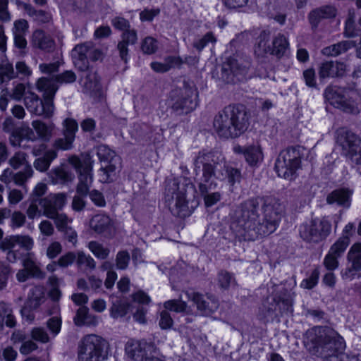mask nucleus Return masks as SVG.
<instances>
[{"mask_svg":"<svg viewBox=\"0 0 361 361\" xmlns=\"http://www.w3.org/2000/svg\"><path fill=\"white\" fill-rule=\"evenodd\" d=\"M284 211L283 204L275 197L250 198L240 204L231 228L240 240L254 241L274 233Z\"/></svg>","mask_w":361,"mask_h":361,"instance_id":"obj_1","label":"nucleus"},{"mask_svg":"<svg viewBox=\"0 0 361 361\" xmlns=\"http://www.w3.org/2000/svg\"><path fill=\"white\" fill-rule=\"evenodd\" d=\"M192 171H196L200 178V189L206 192L209 189H216V179L228 178L233 185L240 182V171L228 166L221 152L207 149L199 151L192 159Z\"/></svg>","mask_w":361,"mask_h":361,"instance_id":"obj_2","label":"nucleus"},{"mask_svg":"<svg viewBox=\"0 0 361 361\" xmlns=\"http://www.w3.org/2000/svg\"><path fill=\"white\" fill-rule=\"evenodd\" d=\"M304 344L311 355L322 361H359L356 355L344 353V338L329 326H314L307 330Z\"/></svg>","mask_w":361,"mask_h":361,"instance_id":"obj_3","label":"nucleus"},{"mask_svg":"<svg viewBox=\"0 0 361 361\" xmlns=\"http://www.w3.org/2000/svg\"><path fill=\"white\" fill-rule=\"evenodd\" d=\"M250 119V115L244 105L230 104L215 116L213 126L220 137L233 139L238 137L247 130Z\"/></svg>","mask_w":361,"mask_h":361,"instance_id":"obj_4","label":"nucleus"},{"mask_svg":"<svg viewBox=\"0 0 361 361\" xmlns=\"http://www.w3.org/2000/svg\"><path fill=\"white\" fill-rule=\"evenodd\" d=\"M194 185L187 178H173L166 183L165 188V202L171 214L178 217L185 218L191 214L187 197L194 195Z\"/></svg>","mask_w":361,"mask_h":361,"instance_id":"obj_5","label":"nucleus"},{"mask_svg":"<svg viewBox=\"0 0 361 361\" xmlns=\"http://www.w3.org/2000/svg\"><path fill=\"white\" fill-rule=\"evenodd\" d=\"M37 87L44 92L42 100L37 94L27 92L24 97V104L31 114L44 118H51L54 111V98L58 86L47 78H41L37 82Z\"/></svg>","mask_w":361,"mask_h":361,"instance_id":"obj_6","label":"nucleus"},{"mask_svg":"<svg viewBox=\"0 0 361 361\" xmlns=\"http://www.w3.org/2000/svg\"><path fill=\"white\" fill-rule=\"evenodd\" d=\"M69 164L76 170L78 174L79 182L77 185L76 192L78 196H75L72 202L73 210L80 212L85 207V202L83 200L84 197H87L90 188L93 181L92 175V161L90 157H86L80 160L78 157L73 156L68 159Z\"/></svg>","mask_w":361,"mask_h":361,"instance_id":"obj_7","label":"nucleus"},{"mask_svg":"<svg viewBox=\"0 0 361 361\" xmlns=\"http://www.w3.org/2000/svg\"><path fill=\"white\" fill-rule=\"evenodd\" d=\"M303 149L300 146H293L282 150L275 163V170L279 176L292 179L300 167Z\"/></svg>","mask_w":361,"mask_h":361,"instance_id":"obj_8","label":"nucleus"},{"mask_svg":"<svg viewBox=\"0 0 361 361\" xmlns=\"http://www.w3.org/2000/svg\"><path fill=\"white\" fill-rule=\"evenodd\" d=\"M197 97L195 87L185 82L183 87L170 92L169 105L176 114H187L197 106Z\"/></svg>","mask_w":361,"mask_h":361,"instance_id":"obj_9","label":"nucleus"},{"mask_svg":"<svg viewBox=\"0 0 361 361\" xmlns=\"http://www.w3.org/2000/svg\"><path fill=\"white\" fill-rule=\"evenodd\" d=\"M336 143L341 147L342 154L352 164H361V138L353 131L341 128L336 131Z\"/></svg>","mask_w":361,"mask_h":361,"instance_id":"obj_10","label":"nucleus"},{"mask_svg":"<svg viewBox=\"0 0 361 361\" xmlns=\"http://www.w3.org/2000/svg\"><path fill=\"white\" fill-rule=\"evenodd\" d=\"M94 149L99 161L104 164L99 169V180L102 183L113 182L116 178V172L120 164V158L107 145H99Z\"/></svg>","mask_w":361,"mask_h":361,"instance_id":"obj_11","label":"nucleus"},{"mask_svg":"<svg viewBox=\"0 0 361 361\" xmlns=\"http://www.w3.org/2000/svg\"><path fill=\"white\" fill-rule=\"evenodd\" d=\"M112 26L122 32L121 41L117 44V50L121 60L126 63L128 61V46L137 43L138 37L136 30L131 28L130 22L121 16H116L111 20Z\"/></svg>","mask_w":361,"mask_h":361,"instance_id":"obj_12","label":"nucleus"},{"mask_svg":"<svg viewBox=\"0 0 361 361\" xmlns=\"http://www.w3.org/2000/svg\"><path fill=\"white\" fill-rule=\"evenodd\" d=\"M105 341L96 335L85 336L78 345L79 361H104L107 357Z\"/></svg>","mask_w":361,"mask_h":361,"instance_id":"obj_13","label":"nucleus"},{"mask_svg":"<svg viewBox=\"0 0 361 361\" xmlns=\"http://www.w3.org/2000/svg\"><path fill=\"white\" fill-rule=\"evenodd\" d=\"M331 224L326 217L316 218L310 223L300 226L299 233L303 240L317 244L324 240L331 233Z\"/></svg>","mask_w":361,"mask_h":361,"instance_id":"obj_14","label":"nucleus"},{"mask_svg":"<svg viewBox=\"0 0 361 361\" xmlns=\"http://www.w3.org/2000/svg\"><path fill=\"white\" fill-rule=\"evenodd\" d=\"M251 62L249 58L233 56L227 59L221 67V78L226 83H235L246 79Z\"/></svg>","mask_w":361,"mask_h":361,"instance_id":"obj_15","label":"nucleus"},{"mask_svg":"<svg viewBox=\"0 0 361 361\" xmlns=\"http://www.w3.org/2000/svg\"><path fill=\"white\" fill-rule=\"evenodd\" d=\"M325 99L334 107L344 112L356 114L357 108L355 102L349 97V91L336 86H328L324 92Z\"/></svg>","mask_w":361,"mask_h":361,"instance_id":"obj_16","label":"nucleus"},{"mask_svg":"<svg viewBox=\"0 0 361 361\" xmlns=\"http://www.w3.org/2000/svg\"><path fill=\"white\" fill-rule=\"evenodd\" d=\"M72 57L75 68L80 71H87L89 59L95 61L102 57V52L95 48L91 42L76 45L72 50Z\"/></svg>","mask_w":361,"mask_h":361,"instance_id":"obj_17","label":"nucleus"},{"mask_svg":"<svg viewBox=\"0 0 361 361\" xmlns=\"http://www.w3.org/2000/svg\"><path fill=\"white\" fill-rule=\"evenodd\" d=\"M78 125L75 120L66 118L63 122V137L55 140L53 146L57 149L68 150L73 147Z\"/></svg>","mask_w":361,"mask_h":361,"instance_id":"obj_18","label":"nucleus"},{"mask_svg":"<svg viewBox=\"0 0 361 361\" xmlns=\"http://www.w3.org/2000/svg\"><path fill=\"white\" fill-rule=\"evenodd\" d=\"M66 202V195L64 193L51 194L40 200V207L42 214L50 219L62 209Z\"/></svg>","mask_w":361,"mask_h":361,"instance_id":"obj_19","label":"nucleus"},{"mask_svg":"<svg viewBox=\"0 0 361 361\" xmlns=\"http://www.w3.org/2000/svg\"><path fill=\"white\" fill-rule=\"evenodd\" d=\"M185 295L196 305L197 310L202 315L209 316L218 308V303L214 299L200 293L186 291Z\"/></svg>","mask_w":361,"mask_h":361,"instance_id":"obj_20","label":"nucleus"},{"mask_svg":"<svg viewBox=\"0 0 361 361\" xmlns=\"http://www.w3.org/2000/svg\"><path fill=\"white\" fill-rule=\"evenodd\" d=\"M153 345L145 341L129 340L126 345V353L129 357L135 361H145L148 357V352Z\"/></svg>","mask_w":361,"mask_h":361,"instance_id":"obj_21","label":"nucleus"},{"mask_svg":"<svg viewBox=\"0 0 361 361\" xmlns=\"http://www.w3.org/2000/svg\"><path fill=\"white\" fill-rule=\"evenodd\" d=\"M353 189L350 187H341L334 190L326 197V202L329 204H336L341 207L348 208L351 204Z\"/></svg>","mask_w":361,"mask_h":361,"instance_id":"obj_22","label":"nucleus"},{"mask_svg":"<svg viewBox=\"0 0 361 361\" xmlns=\"http://www.w3.org/2000/svg\"><path fill=\"white\" fill-rule=\"evenodd\" d=\"M336 8L331 5L317 8L308 14V20L312 30H316L323 19L332 18L336 16Z\"/></svg>","mask_w":361,"mask_h":361,"instance_id":"obj_23","label":"nucleus"},{"mask_svg":"<svg viewBox=\"0 0 361 361\" xmlns=\"http://www.w3.org/2000/svg\"><path fill=\"white\" fill-rule=\"evenodd\" d=\"M35 141L37 137L32 128L29 127H18L16 130L10 133L9 142L13 147H20L23 149L27 147V145H23V140Z\"/></svg>","mask_w":361,"mask_h":361,"instance_id":"obj_24","label":"nucleus"},{"mask_svg":"<svg viewBox=\"0 0 361 361\" xmlns=\"http://www.w3.org/2000/svg\"><path fill=\"white\" fill-rule=\"evenodd\" d=\"M33 243L32 238L29 235H11L9 238H4L1 242L0 249H15L16 245H19L28 251L32 248Z\"/></svg>","mask_w":361,"mask_h":361,"instance_id":"obj_25","label":"nucleus"},{"mask_svg":"<svg viewBox=\"0 0 361 361\" xmlns=\"http://www.w3.org/2000/svg\"><path fill=\"white\" fill-rule=\"evenodd\" d=\"M345 65L338 61H325L319 67V76L320 79L339 77L344 74Z\"/></svg>","mask_w":361,"mask_h":361,"instance_id":"obj_26","label":"nucleus"},{"mask_svg":"<svg viewBox=\"0 0 361 361\" xmlns=\"http://www.w3.org/2000/svg\"><path fill=\"white\" fill-rule=\"evenodd\" d=\"M271 32L268 30H262L256 39L255 45V54L257 58H264L271 55V44L270 43Z\"/></svg>","mask_w":361,"mask_h":361,"instance_id":"obj_27","label":"nucleus"},{"mask_svg":"<svg viewBox=\"0 0 361 361\" xmlns=\"http://www.w3.org/2000/svg\"><path fill=\"white\" fill-rule=\"evenodd\" d=\"M32 44L34 47L46 52H52L56 47L54 40L42 30H37L34 32Z\"/></svg>","mask_w":361,"mask_h":361,"instance_id":"obj_28","label":"nucleus"},{"mask_svg":"<svg viewBox=\"0 0 361 361\" xmlns=\"http://www.w3.org/2000/svg\"><path fill=\"white\" fill-rule=\"evenodd\" d=\"M289 51V42L287 37L279 33L276 35L271 42V55L276 56L278 59L286 56Z\"/></svg>","mask_w":361,"mask_h":361,"instance_id":"obj_29","label":"nucleus"},{"mask_svg":"<svg viewBox=\"0 0 361 361\" xmlns=\"http://www.w3.org/2000/svg\"><path fill=\"white\" fill-rule=\"evenodd\" d=\"M354 47H355V42L354 41H341L324 48L322 52L325 56L336 57L341 54L345 53L347 51Z\"/></svg>","mask_w":361,"mask_h":361,"instance_id":"obj_30","label":"nucleus"},{"mask_svg":"<svg viewBox=\"0 0 361 361\" xmlns=\"http://www.w3.org/2000/svg\"><path fill=\"white\" fill-rule=\"evenodd\" d=\"M16 319L13 314V310L8 304L0 302V331H2L4 324L9 328L16 326Z\"/></svg>","mask_w":361,"mask_h":361,"instance_id":"obj_31","label":"nucleus"},{"mask_svg":"<svg viewBox=\"0 0 361 361\" xmlns=\"http://www.w3.org/2000/svg\"><path fill=\"white\" fill-rule=\"evenodd\" d=\"M42 295V293H40ZM43 296H32L28 301L21 308L20 313L23 319L29 322H32L35 319L33 310L37 309L41 304Z\"/></svg>","mask_w":361,"mask_h":361,"instance_id":"obj_32","label":"nucleus"},{"mask_svg":"<svg viewBox=\"0 0 361 361\" xmlns=\"http://www.w3.org/2000/svg\"><path fill=\"white\" fill-rule=\"evenodd\" d=\"M24 268L28 271L31 277L38 279L45 278V273L41 270L39 264L36 262L33 254L28 253L23 260Z\"/></svg>","mask_w":361,"mask_h":361,"instance_id":"obj_33","label":"nucleus"},{"mask_svg":"<svg viewBox=\"0 0 361 361\" xmlns=\"http://www.w3.org/2000/svg\"><path fill=\"white\" fill-rule=\"evenodd\" d=\"M246 162L251 166H256L263 161L264 155L259 145H249L246 147L244 156Z\"/></svg>","mask_w":361,"mask_h":361,"instance_id":"obj_34","label":"nucleus"},{"mask_svg":"<svg viewBox=\"0 0 361 361\" xmlns=\"http://www.w3.org/2000/svg\"><path fill=\"white\" fill-rule=\"evenodd\" d=\"M26 13L38 24L52 25V16L49 12L36 10L32 5H25Z\"/></svg>","mask_w":361,"mask_h":361,"instance_id":"obj_35","label":"nucleus"},{"mask_svg":"<svg viewBox=\"0 0 361 361\" xmlns=\"http://www.w3.org/2000/svg\"><path fill=\"white\" fill-rule=\"evenodd\" d=\"M32 126L42 140L49 141L54 128L53 123L47 124L42 121L35 120L32 122Z\"/></svg>","mask_w":361,"mask_h":361,"instance_id":"obj_36","label":"nucleus"},{"mask_svg":"<svg viewBox=\"0 0 361 361\" xmlns=\"http://www.w3.org/2000/svg\"><path fill=\"white\" fill-rule=\"evenodd\" d=\"M84 74L81 75V82L84 87L90 91H95L99 88V78L97 73L90 66L87 71H81Z\"/></svg>","mask_w":361,"mask_h":361,"instance_id":"obj_37","label":"nucleus"},{"mask_svg":"<svg viewBox=\"0 0 361 361\" xmlns=\"http://www.w3.org/2000/svg\"><path fill=\"white\" fill-rule=\"evenodd\" d=\"M195 181L197 183L198 189L201 195L204 197V201L206 207H212L216 204L220 200L221 195L219 192H209L214 189H209L206 192H204L200 189V178L198 176L196 171H193Z\"/></svg>","mask_w":361,"mask_h":361,"instance_id":"obj_38","label":"nucleus"},{"mask_svg":"<svg viewBox=\"0 0 361 361\" xmlns=\"http://www.w3.org/2000/svg\"><path fill=\"white\" fill-rule=\"evenodd\" d=\"M347 260L353 269L361 270V243H356L351 246L347 255Z\"/></svg>","mask_w":361,"mask_h":361,"instance_id":"obj_39","label":"nucleus"},{"mask_svg":"<svg viewBox=\"0 0 361 361\" xmlns=\"http://www.w3.org/2000/svg\"><path fill=\"white\" fill-rule=\"evenodd\" d=\"M111 224V219L104 214L95 215L90 221L91 228L98 233H102L109 229Z\"/></svg>","mask_w":361,"mask_h":361,"instance_id":"obj_40","label":"nucleus"},{"mask_svg":"<svg viewBox=\"0 0 361 361\" xmlns=\"http://www.w3.org/2000/svg\"><path fill=\"white\" fill-rule=\"evenodd\" d=\"M50 178L54 184H64L71 182L74 175L63 168H56L51 172Z\"/></svg>","mask_w":361,"mask_h":361,"instance_id":"obj_41","label":"nucleus"},{"mask_svg":"<svg viewBox=\"0 0 361 361\" xmlns=\"http://www.w3.org/2000/svg\"><path fill=\"white\" fill-rule=\"evenodd\" d=\"M76 264L78 268H84L86 270H94L96 267V262L89 255L84 252H78L76 255Z\"/></svg>","mask_w":361,"mask_h":361,"instance_id":"obj_42","label":"nucleus"},{"mask_svg":"<svg viewBox=\"0 0 361 361\" xmlns=\"http://www.w3.org/2000/svg\"><path fill=\"white\" fill-rule=\"evenodd\" d=\"M88 248L99 259H106L110 254L109 248L104 247L97 241H90L88 243Z\"/></svg>","mask_w":361,"mask_h":361,"instance_id":"obj_43","label":"nucleus"},{"mask_svg":"<svg viewBox=\"0 0 361 361\" xmlns=\"http://www.w3.org/2000/svg\"><path fill=\"white\" fill-rule=\"evenodd\" d=\"M350 243L345 238H339L331 247L328 252L340 258L345 252Z\"/></svg>","mask_w":361,"mask_h":361,"instance_id":"obj_44","label":"nucleus"},{"mask_svg":"<svg viewBox=\"0 0 361 361\" xmlns=\"http://www.w3.org/2000/svg\"><path fill=\"white\" fill-rule=\"evenodd\" d=\"M218 284L222 289H228L235 285V280L233 275L226 271H221L218 274Z\"/></svg>","mask_w":361,"mask_h":361,"instance_id":"obj_45","label":"nucleus"},{"mask_svg":"<svg viewBox=\"0 0 361 361\" xmlns=\"http://www.w3.org/2000/svg\"><path fill=\"white\" fill-rule=\"evenodd\" d=\"M28 201L29 206L26 210V214L29 219H34L43 215L42 208L39 209V207L40 206V200L29 197Z\"/></svg>","mask_w":361,"mask_h":361,"instance_id":"obj_46","label":"nucleus"},{"mask_svg":"<svg viewBox=\"0 0 361 361\" xmlns=\"http://www.w3.org/2000/svg\"><path fill=\"white\" fill-rule=\"evenodd\" d=\"M16 77L13 65L8 62L0 66V83L11 80Z\"/></svg>","mask_w":361,"mask_h":361,"instance_id":"obj_47","label":"nucleus"},{"mask_svg":"<svg viewBox=\"0 0 361 361\" xmlns=\"http://www.w3.org/2000/svg\"><path fill=\"white\" fill-rule=\"evenodd\" d=\"M33 170L30 165L25 166L23 171L15 173L14 183L22 186L32 176Z\"/></svg>","mask_w":361,"mask_h":361,"instance_id":"obj_48","label":"nucleus"},{"mask_svg":"<svg viewBox=\"0 0 361 361\" xmlns=\"http://www.w3.org/2000/svg\"><path fill=\"white\" fill-rule=\"evenodd\" d=\"M130 256L127 250L118 251L116 256V267L117 269L125 270L128 268Z\"/></svg>","mask_w":361,"mask_h":361,"instance_id":"obj_49","label":"nucleus"},{"mask_svg":"<svg viewBox=\"0 0 361 361\" xmlns=\"http://www.w3.org/2000/svg\"><path fill=\"white\" fill-rule=\"evenodd\" d=\"M216 39L212 32H207L202 37L193 42V47L201 51L209 43H215Z\"/></svg>","mask_w":361,"mask_h":361,"instance_id":"obj_50","label":"nucleus"},{"mask_svg":"<svg viewBox=\"0 0 361 361\" xmlns=\"http://www.w3.org/2000/svg\"><path fill=\"white\" fill-rule=\"evenodd\" d=\"M164 307L166 310L180 313L185 311L187 304L180 300H169L164 303Z\"/></svg>","mask_w":361,"mask_h":361,"instance_id":"obj_51","label":"nucleus"},{"mask_svg":"<svg viewBox=\"0 0 361 361\" xmlns=\"http://www.w3.org/2000/svg\"><path fill=\"white\" fill-rule=\"evenodd\" d=\"M50 219L54 221V224L59 232L69 226V224L71 222V219H69L66 214L59 212L50 218Z\"/></svg>","mask_w":361,"mask_h":361,"instance_id":"obj_52","label":"nucleus"},{"mask_svg":"<svg viewBox=\"0 0 361 361\" xmlns=\"http://www.w3.org/2000/svg\"><path fill=\"white\" fill-rule=\"evenodd\" d=\"M128 311V305L126 303H113L110 309V314L114 319L124 317Z\"/></svg>","mask_w":361,"mask_h":361,"instance_id":"obj_53","label":"nucleus"},{"mask_svg":"<svg viewBox=\"0 0 361 361\" xmlns=\"http://www.w3.org/2000/svg\"><path fill=\"white\" fill-rule=\"evenodd\" d=\"M141 49L145 54H152L158 49L157 41L152 37H147L142 42Z\"/></svg>","mask_w":361,"mask_h":361,"instance_id":"obj_54","label":"nucleus"},{"mask_svg":"<svg viewBox=\"0 0 361 361\" xmlns=\"http://www.w3.org/2000/svg\"><path fill=\"white\" fill-rule=\"evenodd\" d=\"M11 274V267L4 262H0V290L6 288Z\"/></svg>","mask_w":361,"mask_h":361,"instance_id":"obj_55","label":"nucleus"},{"mask_svg":"<svg viewBox=\"0 0 361 361\" xmlns=\"http://www.w3.org/2000/svg\"><path fill=\"white\" fill-rule=\"evenodd\" d=\"M319 270L318 268H315L311 273L310 276L302 280L301 283V286L304 288L312 289L318 283L319 277Z\"/></svg>","mask_w":361,"mask_h":361,"instance_id":"obj_56","label":"nucleus"},{"mask_svg":"<svg viewBox=\"0 0 361 361\" xmlns=\"http://www.w3.org/2000/svg\"><path fill=\"white\" fill-rule=\"evenodd\" d=\"M26 154L23 152H18L10 159L9 164L14 169H17L21 166L27 165Z\"/></svg>","mask_w":361,"mask_h":361,"instance_id":"obj_57","label":"nucleus"},{"mask_svg":"<svg viewBox=\"0 0 361 361\" xmlns=\"http://www.w3.org/2000/svg\"><path fill=\"white\" fill-rule=\"evenodd\" d=\"M76 80V75L72 71H65L61 74H58L54 77V81L63 83H72Z\"/></svg>","mask_w":361,"mask_h":361,"instance_id":"obj_58","label":"nucleus"},{"mask_svg":"<svg viewBox=\"0 0 361 361\" xmlns=\"http://www.w3.org/2000/svg\"><path fill=\"white\" fill-rule=\"evenodd\" d=\"M264 316L271 319L278 317L279 315L278 300L274 298L268 306L264 305Z\"/></svg>","mask_w":361,"mask_h":361,"instance_id":"obj_59","label":"nucleus"},{"mask_svg":"<svg viewBox=\"0 0 361 361\" xmlns=\"http://www.w3.org/2000/svg\"><path fill=\"white\" fill-rule=\"evenodd\" d=\"M31 337L33 340L41 343H47L49 341L47 331L41 327L33 328L31 331Z\"/></svg>","mask_w":361,"mask_h":361,"instance_id":"obj_60","label":"nucleus"},{"mask_svg":"<svg viewBox=\"0 0 361 361\" xmlns=\"http://www.w3.org/2000/svg\"><path fill=\"white\" fill-rule=\"evenodd\" d=\"M76 261V255L73 252H68L62 255L57 260L58 266L66 268Z\"/></svg>","mask_w":361,"mask_h":361,"instance_id":"obj_61","label":"nucleus"},{"mask_svg":"<svg viewBox=\"0 0 361 361\" xmlns=\"http://www.w3.org/2000/svg\"><path fill=\"white\" fill-rule=\"evenodd\" d=\"M173 320L171 314L167 310H163L160 313V319L159 324L162 329H171L173 326Z\"/></svg>","mask_w":361,"mask_h":361,"instance_id":"obj_62","label":"nucleus"},{"mask_svg":"<svg viewBox=\"0 0 361 361\" xmlns=\"http://www.w3.org/2000/svg\"><path fill=\"white\" fill-rule=\"evenodd\" d=\"M302 75L307 86L311 88H317L315 71L313 68H308L304 71Z\"/></svg>","mask_w":361,"mask_h":361,"instance_id":"obj_63","label":"nucleus"},{"mask_svg":"<svg viewBox=\"0 0 361 361\" xmlns=\"http://www.w3.org/2000/svg\"><path fill=\"white\" fill-rule=\"evenodd\" d=\"M338 259V257L328 252L324 259L323 264L327 270L334 271L338 267L339 262Z\"/></svg>","mask_w":361,"mask_h":361,"instance_id":"obj_64","label":"nucleus"}]
</instances>
